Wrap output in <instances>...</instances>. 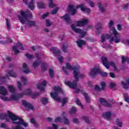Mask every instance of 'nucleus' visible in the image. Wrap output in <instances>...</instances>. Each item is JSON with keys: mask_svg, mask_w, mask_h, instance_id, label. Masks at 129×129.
Wrapping results in <instances>:
<instances>
[{"mask_svg": "<svg viewBox=\"0 0 129 129\" xmlns=\"http://www.w3.org/2000/svg\"><path fill=\"white\" fill-rule=\"evenodd\" d=\"M108 26L110 29H111L114 38H113L111 34H103L101 37V43L105 42L106 39L109 40V43H112L113 41L115 43H119V42H121V39H120V34L117 33L116 29L114 27H112V26H113V21H110L108 24Z\"/></svg>", "mask_w": 129, "mask_h": 129, "instance_id": "nucleus-1", "label": "nucleus"}, {"mask_svg": "<svg viewBox=\"0 0 129 129\" xmlns=\"http://www.w3.org/2000/svg\"><path fill=\"white\" fill-rule=\"evenodd\" d=\"M66 66L67 69L74 71V76L76 80L74 81L73 83H71L70 81L65 82V84L68 85V86H69L70 88L75 89V88H76V86H77V81H78V79L84 78V75L83 74L80 73L79 68L78 67H72L70 64L69 63H67Z\"/></svg>", "mask_w": 129, "mask_h": 129, "instance_id": "nucleus-2", "label": "nucleus"}, {"mask_svg": "<svg viewBox=\"0 0 129 129\" xmlns=\"http://www.w3.org/2000/svg\"><path fill=\"white\" fill-rule=\"evenodd\" d=\"M8 89L9 91L13 94L11 96V98L13 100H18L19 98H22L24 94L25 95H28L29 96H31L32 98H36L37 96H39L40 95V93L38 92H32V90L30 89L26 90L25 92L23 93V94H17L16 93V88L14 86H8Z\"/></svg>", "mask_w": 129, "mask_h": 129, "instance_id": "nucleus-3", "label": "nucleus"}, {"mask_svg": "<svg viewBox=\"0 0 129 129\" xmlns=\"http://www.w3.org/2000/svg\"><path fill=\"white\" fill-rule=\"evenodd\" d=\"M20 15L21 16L18 15V18L21 24H26L28 26H30V27H35L36 26V22L29 21L33 17L32 12L30 10H27L25 12L21 11Z\"/></svg>", "mask_w": 129, "mask_h": 129, "instance_id": "nucleus-4", "label": "nucleus"}, {"mask_svg": "<svg viewBox=\"0 0 129 129\" xmlns=\"http://www.w3.org/2000/svg\"><path fill=\"white\" fill-rule=\"evenodd\" d=\"M77 9H81L82 12H85V13H87L88 14L90 13V9L84 7L83 4H81L76 7L74 5L69 6V11L71 12L72 16H74V15L76 14V12L77 11Z\"/></svg>", "mask_w": 129, "mask_h": 129, "instance_id": "nucleus-5", "label": "nucleus"}, {"mask_svg": "<svg viewBox=\"0 0 129 129\" xmlns=\"http://www.w3.org/2000/svg\"><path fill=\"white\" fill-rule=\"evenodd\" d=\"M52 89L55 91L54 93H51L50 95L54 100L57 101V102H60L61 101V99L58 98V95L59 93H63V91L62 89L58 86H54L52 87Z\"/></svg>", "mask_w": 129, "mask_h": 129, "instance_id": "nucleus-6", "label": "nucleus"}, {"mask_svg": "<svg viewBox=\"0 0 129 129\" xmlns=\"http://www.w3.org/2000/svg\"><path fill=\"white\" fill-rule=\"evenodd\" d=\"M97 74H100L101 76L105 77L108 74L106 72H101L98 67H95L91 70L90 75L92 77H94Z\"/></svg>", "mask_w": 129, "mask_h": 129, "instance_id": "nucleus-7", "label": "nucleus"}, {"mask_svg": "<svg viewBox=\"0 0 129 129\" xmlns=\"http://www.w3.org/2000/svg\"><path fill=\"white\" fill-rule=\"evenodd\" d=\"M102 61L103 63V65L106 67L107 69H108L109 68V65L110 66H112L114 68V71H116L117 69H116V67H115V63L112 61H110L109 63H108V62L107 61V58L105 57V56H102Z\"/></svg>", "mask_w": 129, "mask_h": 129, "instance_id": "nucleus-8", "label": "nucleus"}, {"mask_svg": "<svg viewBox=\"0 0 129 129\" xmlns=\"http://www.w3.org/2000/svg\"><path fill=\"white\" fill-rule=\"evenodd\" d=\"M0 98L4 101H10V99L6 97V95L8 94V91L4 87H0Z\"/></svg>", "mask_w": 129, "mask_h": 129, "instance_id": "nucleus-9", "label": "nucleus"}, {"mask_svg": "<svg viewBox=\"0 0 129 129\" xmlns=\"http://www.w3.org/2000/svg\"><path fill=\"white\" fill-rule=\"evenodd\" d=\"M50 51L55 54V56H56V57L58 59V61L60 63H62V62H63V57L60 56L61 52H60V50L59 49H57V48L56 47H51L50 48Z\"/></svg>", "mask_w": 129, "mask_h": 129, "instance_id": "nucleus-10", "label": "nucleus"}, {"mask_svg": "<svg viewBox=\"0 0 129 129\" xmlns=\"http://www.w3.org/2000/svg\"><path fill=\"white\" fill-rule=\"evenodd\" d=\"M71 27L73 31H74L75 33H78V34H80V38H83V37H84V36L86 35V32L80 29H77L76 25L73 24L71 26Z\"/></svg>", "mask_w": 129, "mask_h": 129, "instance_id": "nucleus-11", "label": "nucleus"}, {"mask_svg": "<svg viewBox=\"0 0 129 129\" xmlns=\"http://www.w3.org/2000/svg\"><path fill=\"white\" fill-rule=\"evenodd\" d=\"M47 85V83L45 80H43L41 83H38L37 85L38 89H39L41 91H44L45 88Z\"/></svg>", "mask_w": 129, "mask_h": 129, "instance_id": "nucleus-12", "label": "nucleus"}, {"mask_svg": "<svg viewBox=\"0 0 129 129\" xmlns=\"http://www.w3.org/2000/svg\"><path fill=\"white\" fill-rule=\"evenodd\" d=\"M18 48H19L21 50H24V47H23V45L22 44L18 43L17 45V46H14L13 47V50L15 52V54L17 55V54H18L19 53V50H18Z\"/></svg>", "mask_w": 129, "mask_h": 129, "instance_id": "nucleus-13", "label": "nucleus"}, {"mask_svg": "<svg viewBox=\"0 0 129 129\" xmlns=\"http://www.w3.org/2000/svg\"><path fill=\"white\" fill-rule=\"evenodd\" d=\"M23 2L25 4V5H28V8L30 10H34L35 9V5H34V0H31V2H30L29 4H28L29 0H23Z\"/></svg>", "mask_w": 129, "mask_h": 129, "instance_id": "nucleus-14", "label": "nucleus"}, {"mask_svg": "<svg viewBox=\"0 0 129 129\" xmlns=\"http://www.w3.org/2000/svg\"><path fill=\"white\" fill-rule=\"evenodd\" d=\"M99 100L102 105H104V106H107V107H111V104L107 102L105 99L101 98Z\"/></svg>", "mask_w": 129, "mask_h": 129, "instance_id": "nucleus-15", "label": "nucleus"}, {"mask_svg": "<svg viewBox=\"0 0 129 129\" xmlns=\"http://www.w3.org/2000/svg\"><path fill=\"white\" fill-rule=\"evenodd\" d=\"M22 103L26 108H28V109H31V110H34V107L29 103L27 102L26 100H23Z\"/></svg>", "mask_w": 129, "mask_h": 129, "instance_id": "nucleus-16", "label": "nucleus"}, {"mask_svg": "<svg viewBox=\"0 0 129 129\" xmlns=\"http://www.w3.org/2000/svg\"><path fill=\"white\" fill-rule=\"evenodd\" d=\"M88 23V20L87 19H83L81 21H77L76 24L78 27H81V26H85Z\"/></svg>", "mask_w": 129, "mask_h": 129, "instance_id": "nucleus-17", "label": "nucleus"}, {"mask_svg": "<svg viewBox=\"0 0 129 129\" xmlns=\"http://www.w3.org/2000/svg\"><path fill=\"white\" fill-rule=\"evenodd\" d=\"M111 115H112V114H111V112H107L103 114V116L105 118H106L107 120H110L111 118Z\"/></svg>", "mask_w": 129, "mask_h": 129, "instance_id": "nucleus-18", "label": "nucleus"}, {"mask_svg": "<svg viewBox=\"0 0 129 129\" xmlns=\"http://www.w3.org/2000/svg\"><path fill=\"white\" fill-rule=\"evenodd\" d=\"M102 30V26L100 23H98L97 24V28H96V34L97 35H99L100 33H101V31Z\"/></svg>", "mask_w": 129, "mask_h": 129, "instance_id": "nucleus-19", "label": "nucleus"}, {"mask_svg": "<svg viewBox=\"0 0 129 129\" xmlns=\"http://www.w3.org/2000/svg\"><path fill=\"white\" fill-rule=\"evenodd\" d=\"M23 68L24 69H25L23 71L24 73H26V74H28V73H30L31 72L30 71V70L29 69V67L26 64V63H24L23 65Z\"/></svg>", "mask_w": 129, "mask_h": 129, "instance_id": "nucleus-20", "label": "nucleus"}, {"mask_svg": "<svg viewBox=\"0 0 129 129\" xmlns=\"http://www.w3.org/2000/svg\"><path fill=\"white\" fill-rule=\"evenodd\" d=\"M63 19L68 24L72 23L71 20L70 19V16H69V14H66L65 16H63Z\"/></svg>", "mask_w": 129, "mask_h": 129, "instance_id": "nucleus-21", "label": "nucleus"}, {"mask_svg": "<svg viewBox=\"0 0 129 129\" xmlns=\"http://www.w3.org/2000/svg\"><path fill=\"white\" fill-rule=\"evenodd\" d=\"M77 45L79 48H81L83 45H85V41L81 39H79L77 42Z\"/></svg>", "mask_w": 129, "mask_h": 129, "instance_id": "nucleus-22", "label": "nucleus"}, {"mask_svg": "<svg viewBox=\"0 0 129 129\" xmlns=\"http://www.w3.org/2000/svg\"><path fill=\"white\" fill-rule=\"evenodd\" d=\"M127 84L124 83V82H122V85L124 88V89H127V88H129V79L126 80Z\"/></svg>", "mask_w": 129, "mask_h": 129, "instance_id": "nucleus-23", "label": "nucleus"}, {"mask_svg": "<svg viewBox=\"0 0 129 129\" xmlns=\"http://www.w3.org/2000/svg\"><path fill=\"white\" fill-rule=\"evenodd\" d=\"M37 7L38 9H45L46 8V5L42 2H38L37 3Z\"/></svg>", "mask_w": 129, "mask_h": 129, "instance_id": "nucleus-24", "label": "nucleus"}, {"mask_svg": "<svg viewBox=\"0 0 129 129\" xmlns=\"http://www.w3.org/2000/svg\"><path fill=\"white\" fill-rule=\"evenodd\" d=\"M41 63H42V61L41 60H36L33 63V67H34V68H36L38 67V66H39L41 64Z\"/></svg>", "mask_w": 129, "mask_h": 129, "instance_id": "nucleus-25", "label": "nucleus"}, {"mask_svg": "<svg viewBox=\"0 0 129 129\" xmlns=\"http://www.w3.org/2000/svg\"><path fill=\"white\" fill-rule=\"evenodd\" d=\"M8 75L10 77H16L17 74H16L13 71H10L8 72Z\"/></svg>", "mask_w": 129, "mask_h": 129, "instance_id": "nucleus-26", "label": "nucleus"}, {"mask_svg": "<svg viewBox=\"0 0 129 129\" xmlns=\"http://www.w3.org/2000/svg\"><path fill=\"white\" fill-rule=\"evenodd\" d=\"M41 69L43 71H45V70H47V67H48V64L45 62L41 63Z\"/></svg>", "mask_w": 129, "mask_h": 129, "instance_id": "nucleus-27", "label": "nucleus"}, {"mask_svg": "<svg viewBox=\"0 0 129 129\" xmlns=\"http://www.w3.org/2000/svg\"><path fill=\"white\" fill-rule=\"evenodd\" d=\"M84 96H85V99L88 103H89L90 102V99L89 98V97L88 96V94H87L86 93H83Z\"/></svg>", "mask_w": 129, "mask_h": 129, "instance_id": "nucleus-28", "label": "nucleus"}, {"mask_svg": "<svg viewBox=\"0 0 129 129\" xmlns=\"http://www.w3.org/2000/svg\"><path fill=\"white\" fill-rule=\"evenodd\" d=\"M122 63H124V62H127V63H129V58H127V56H122Z\"/></svg>", "mask_w": 129, "mask_h": 129, "instance_id": "nucleus-29", "label": "nucleus"}, {"mask_svg": "<svg viewBox=\"0 0 129 129\" xmlns=\"http://www.w3.org/2000/svg\"><path fill=\"white\" fill-rule=\"evenodd\" d=\"M49 2V8H55L56 7V5L53 3V0H48Z\"/></svg>", "mask_w": 129, "mask_h": 129, "instance_id": "nucleus-30", "label": "nucleus"}, {"mask_svg": "<svg viewBox=\"0 0 129 129\" xmlns=\"http://www.w3.org/2000/svg\"><path fill=\"white\" fill-rule=\"evenodd\" d=\"M116 125L119 127H121L122 126V122H121V121H120V120L118 119H116Z\"/></svg>", "mask_w": 129, "mask_h": 129, "instance_id": "nucleus-31", "label": "nucleus"}, {"mask_svg": "<svg viewBox=\"0 0 129 129\" xmlns=\"http://www.w3.org/2000/svg\"><path fill=\"white\" fill-rule=\"evenodd\" d=\"M6 21L7 29L8 31H10V30H11V24H10V21H9V19H6Z\"/></svg>", "mask_w": 129, "mask_h": 129, "instance_id": "nucleus-32", "label": "nucleus"}, {"mask_svg": "<svg viewBox=\"0 0 129 129\" xmlns=\"http://www.w3.org/2000/svg\"><path fill=\"white\" fill-rule=\"evenodd\" d=\"M8 78H9V77L8 76L3 78L0 77V81L2 82H1L0 83L1 84H3V83H4L6 81V79H8Z\"/></svg>", "mask_w": 129, "mask_h": 129, "instance_id": "nucleus-33", "label": "nucleus"}, {"mask_svg": "<svg viewBox=\"0 0 129 129\" xmlns=\"http://www.w3.org/2000/svg\"><path fill=\"white\" fill-rule=\"evenodd\" d=\"M21 80L24 83V85H26V84H27V78L26 77H22Z\"/></svg>", "mask_w": 129, "mask_h": 129, "instance_id": "nucleus-34", "label": "nucleus"}, {"mask_svg": "<svg viewBox=\"0 0 129 129\" xmlns=\"http://www.w3.org/2000/svg\"><path fill=\"white\" fill-rule=\"evenodd\" d=\"M41 102H42L43 104H46L48 102V98H42L41 99Z\"/></svg>", "mask_w": 129, "mask_h": 129, "instance_id": "nucleus-35", "label": "nucleus"}, {"mask_svg": "<svg viewBox=\"0 0 129 129\" xmlns=\"http://www.w3.org/2000/svg\"><path fill=\"white\" fill-rule=\"evenodd\" d=\"M98 7H99L101 12H102V13H104V8H103V6H101V3H98Z\"/></svg>", "mask_w": 129, "mask_h": 129, "instance_id": "nucleus-36", "label": "nucleus"}, {"mask_svg": "<svg viewBox=\"0 0 129 129\" xmlns=\"http://www.w3.org/2000/svg\"><path fill=\"white\" fill-rule=\"evenodd\" d=\"M76 102L77 104H78V105H80V106L81 107V108H83L84 107L82 105V104H81V102H80L79 99H77L76 101Z\"/></svg>", "mask_w": 129, "mask_h": 129, "instance_id": "nucleus-37", "label": "nucleus"}, {"mask_svg": "<svg viewBox=\"0 0 129 129\" xmlns=\"http://www.w3.org/2000/svg\"><path fill=\"white\" fill-rule=\"evenodd\" d=\"M124 98L125 101H126V102H128L129 103V97L127 95H126V94H124Z\"/></svg>", "mask_w": 129, "mask_h": 129, "instance_id": "nucleus-38", "label": "nucleus"}, {"mask_svg": "<svg viewBox=\"0 0 129 129\" xmlns=\"http://www.w3.org/2000/svg\"><path fill=\"white\" fill-rule=\"evenodd\" d=\"M26 56L27 58H28L29 59H33V58H34V55L30 54L29 53H26Z\"/></svg>", "mask_w": 129, "mask_h": 129, "instance_id": "nucleus-39", "label": "nucleus"}, {"mask_svg": "<svg viewBox=\"0 0 129 129\" xmlns=\"http://www.w3.org/2000/svg\"><path fill=\"white\" fill-rule=\"evenodd\" d=\"M49 74L50 77L52 78L54 76V71L52 70L51 69H49Z\"/></svg>", "mask_w": 129, "mask_h": 129, "instance_id": "nucleus-40", "label": "nucleus"}, {"mask_svg": "<svg viewBox=\"0 0 129 129\" xmlns=\"http://www.w3.org/2000/svg\"><path fill=\"white\" fill-rule=\"evenodd\" d=\"M58 10H59V8H56L53 10H52L51 12L52 15H55V14H57V12H58Z\"/></svg>", "mask_w": 129, "mask_h": 129, "instance_id": "nucleus-41", "label": "nucleus"}, {"mask_svg": "<svg viewBox=\"0 0 129 129\" xmlns=\"http://www.w3.org/2000/svg\"><path fill=\"white\" fill-rule=\"evenodd\" d=\"M83 118L87 123H89V119L87 116H84L83 117Z\"/></svg>", "mask_w": 129, "mask_h": 129, "instance_id": "nucleus-42", "label": "nucleus"}, {"mask_svg": "<svg viewBox=\"0 0 129 129\" xmlns=\"http://www.w3.org/2000/svg\"><path fill=\"white\" fill-rule=\"evenodd\" d=\"M68 101V97H65L62 100V105H64L66 102Z\"/></svg>", "mask_w": 129, "mask_h": 129, "instance_id": "nucleus-43", "label": "nucleus"}, {"mask_svg": "<svg viewBox=\"0 0 129 129\" xmlns=\"http://www.w3.org/2000/svg\"><path fill=\"white\" fill-rule=\"evenodd\" d=\"M35 56L37 60H40L41 59V56H42V54H39V53H36Z\"/></svg>", "mask_w": 129, "mask_h": 129, "instance_id": "nucleus-44", "label": "nucleus"}, {"mask_svg": "<svg viewBox=\"0 0 129 129\" xmlns=\"http://www.w3.org/2000/svg\"><path fill=\"white\" fill-rule=\"evenodd\" d=\"M46 27H50L51 25H52V23L50 22V20H46Z\"/></svg>", "mask_w": 129, "mask_h": 129, "instance_id": "nucleus-45", "label": "nucleus"}, {"mask_svg": "<svg viewBox=\"0 0 129 129\" xmlns=\"http://www.w3.org/2000/svg\"><path fill=\"white\" fill-rule=\"evenodd\" d=\"M105 85H106V84H105V82H103L101 83V86L102 87V90H104V87L105 86Z\"/></svg>", "mask_w": 129, "mask_h": 129, "instance_id": "nucleus-46", "label": "nucleus"}, {"mask_svg": "<svg viewBox=\"0 0 129 129\" xmlns=\"http://www.w3.org/2000/svg\"><path fill=\"white\" fill-rule=\"evenodd\" d=\"M55 122H59V121H62V119L60 117H56L55 119Z\"/></svg>", "mask_w": 129, "mask_h": 129, "instance_id": "nucleus-47", "label": "nucleus"}, {"mask_svg": "<svg viewBox=\"0 0 129 129\" xmlns=\"http://www.w3.org/2000/svg\"><path fill=\"white\" fill-rule=\"evenodd\" d=\"M62 51L64 52V53H66L67 52V46L63 45L62 46Z\"/></svg>", "mask_w": 129, "mask_h": 129, "instance_id": "nucleus-48", "label": "nucleus"}, {"mask_svg": "<svg viewBox=\"0 0 129 129\" xmlns=\"http://www.w3.org/2000/svg\"><path fill=\"white\" fill-rule=\"evenodd\" d=\"M76 111V108L75 107H73L71 110V113H73Z\"/></svg>", "mask_w": 129, "mask_h": 129, "instance_id": "nucleus-49", "label": "nucleus"}, {"mask_svg": "<svg viewBox=\"0 0 129 129\" xmlns=\"http://www.w3.org/2000/svg\"><path fill=\"white\" fill-rule=\"evenodd\" d=\"M64 118V122L66 124H68L69 123V120L68 118H66L65 117L63 118Z\"/></svg>", "mask_w": 129, "mask_h": 129, "instance_id": "nucleus-50", "label": "nucleus"}, {"mask_svg": "<svg viewBox=\"0 0 129 129\" xmlns=\"http://www.w3.org/2000/svg\"><path fill=\"white\" fill-rule=\"evenodd\" d=\"M18 85L19 90H22V84L20 82H18Z\"/></svg>", "mask_w": 129, "mask_h": 129, "instance_id": "nucleus-51", "label": "nucleus"}, {"mask_svg": "<svg viewBox=\"0 0 129 129\" xmlns=\"http://www.w3.org/2000/svg\"><path fill=\"white\" fill-rule=\"evenodd\" d=\"M114 86H115V84H114V83H110V86H109L110 88H113Z\"/></svg>", "mask_w": 129, "mask_h": 129, "instance_id": "nucleus-52", "label": "nucleus"}, {"mask_svg": "<svg viewBox=\"0 0 129 129\" xmlns=\"http://www.w3.org/2000/svg\"><path fill=\"white\" fill-rule=\"evenodd\" d=\"M48 16H49V13H47L45 14H43L42 15V18L43 19H45V18H47V17H48Z\"/></svg>", "mask_w": 129, "mask_h": 129, "instance_id": "nucleus-53", "label": "nucleus"}, {"mask_svg": "<svg viewBox=\"0 0 129 129\" xmlns=\"http://www.w3.org/2000/svg\"><path fill=\"white\" fill-rule=\"evenodd\" d=\"M6 42H7L8 43H12V42H13V40H12V39H11L9 37H7Z\"/></svg>", "mask_w": 129, "mask_h": 129, "instance_id": "nucleus-54", "label": "nucleus"}, {"mask_svg": "<svg viewBox=\"0 0 129 129\" xmlns=\"http://www.w3.org/2000/svg\"><path fill=\"white\" fill-rule=\"evenodd\" d=\"M62 70L66 74H67V75L68 74V72L67 71V69H66V68L63 67Z\"/></svg>", "mask_w": 129, "mask_h": 129, "instance_id": "nucleus-55", "label": "nucleus"}, {"mask_svg": "<svg viewBox=\"0 0 129 129\" xmlns=\"http://www.w3.org/2000/svg\"><path fill=\"white\" fill-rule=\"evenodd\" d=\"M89 4L91 8H93L94 7V3L92 2H89Z\"/></svg>", "mask_w": 129, "mask_h": 129, "instance_id": "nucleus-56", "label": "nucleus"}, {"mask_svg": "<svg viewBox=\"0 0 129 129\" xmlns=\"http://www.w3.org/2000/svg\"><path fill=\"white\" fill-rule=\"evenodd\" d=\"M117 30L118 31H121V25L120 24L117 25Z\"/></svg>", "mask_w": 129, "mask_h": 129, "instance_id": "nucleus-57", "label": "nucleus"}, {"mask_svg": "<svg viewBox=\"0 0 129 129\" xmlns=\"http://www.w3.org/2000/svg\"><path fill=\"white\" fill-rule=\"evenodd\" d=\"M110 77H112V78H114L115 77V75L113 73H110Z\"/></svg>", "mask_w": 129, "mask_h": 129, "instance_id": "nucleus-58", "label": "nucleus"}, {"mask_svg": "<svg viewBox=\"0 0 129 129\" xmlns=\"http://www.w3.org/2000/svg\"><path fill=\"white\" fill-rule=\"evenodd\" d=\"M30 121H31V123H34V124L36 123V120L34 118H31L30 119Z\"/></svg>", "mask_w": 129, "mask_h": 129, "instance_id": "nucleus-59", "label": "nucleus"}, {"mask_svg": "<svg viewBox=\"0 0 129 129\" xmlns=\"http://www.w3.org/2000/svg\"><path fill=\"white\" fill-rule=\"evenodd\" d=\"M95 90H100V88L98 85H96L95 86Z\"/></svg>", "mask_w": 129, "mask_h": 129, "instance_id": "nucleus-60", "label": "nucleus"}, {"mask_svg": "<svg viewBox=\"0 0 129 129\" xmlns=\"http://www.w3.org/2000/svg\"><path fill=\"white\" fill-rule=\"evenodd\" d=\"M73 122L75 123H78V122H79V120L78 119L75 118L73 120Z\"/></svg>", "mask_w": 129, "mask_h": 129, "instance_id": "nucleus-61", "label": "nucleus"}, {"mask_svg": "<svg viewBox=\"0 0 129 129\" xmlns=\"http://www.w3.org/2000/svg\"><path fill=\"white\" fill-rule=\"evenodd\" d=\"M128 8V4H125L123 8L124 10H126Z\"/></svg>", "mask_w": 129, "mask_h": 129, "instance_id": "nucleus-62", "label": "nucleus"}, {"mask_svg": "<svg viewBox=\"0 0 129 129\" xmlns=\"http://www.w3.org/2000/svg\"><path fill=\"white\" fill-rule=\"evenodd\" d=\"M6 60H7V61H11L12 60V58L11 57H7L6 58Z\"/></svg>", "mask_w": 129, "mask_h": 129, "instance_id": "nucleus-63", "label": "nucleus"}, {"mask_svg": "<svg viewBox=\"0 0 129 129\" xmlns=\"http://www.w3.org/2000/svg\"><path fill=\"white\" fill-rule=\"evenodd\" d=\"M47 121H52V118L48 117L47 118Z\"/></svg>", "mask_w": 129, "mask_h": 129, "instance_id": "nucleus-64", "label": "nucleus"}]
</instances>
